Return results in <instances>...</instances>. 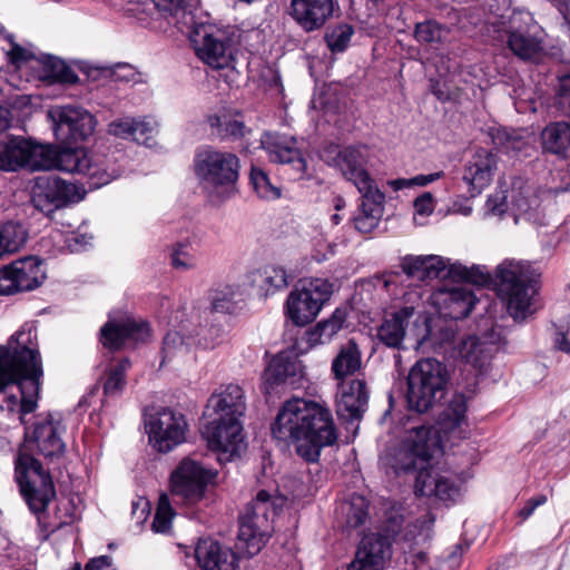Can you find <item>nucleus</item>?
<instances>
[{
    "mask_svg": "<svg viewBox=\"0 0 570 570\" xmlns=\"http://www.w3.org/2000/svg\"><path fill=\"white\" fill-rule=\"evenodd\" d=\"M239 169V159L235 154L216 151V200L225 202L237 194Z\"/></svg>",
    "mask_w": 570,
    "mask_h": 570,
    "instance_id": "nucleus-27",
    "label": "nucleus"
},
{
    "mask_svg": "<svg viewBox=\"0 0 570 570\" xmlns=\"http://www.w3.org/2000/svg\"><path fill=\"white\" fill-rule=\"evenodd\" d=\"M413 314L414 308L406 306L385 317L377 328L379 340L389 347L400 348Z\"/></svg>",
    "mask_w": 570,
    "mask_h": 570,
    "instance_id": "nucleus-32",
    "label": "nucleus"
},
{
    "mask_svg": "<svg viewBox=\"0 0 570 570\" xmlns=\"http://www.w3.org/2000/svg\"><path fill=\"white\" fill-rule=\"evenodd\" d=\"M504 13L489 19V23L507 33L508 48L522 60L537 61L544 51L543 29L525 10L510 8V2H502Z\"/></svg>",
    "mask_w": 570,
    "mask_h": 570,
    "instance_id": "nucleus-8",
    "label": "nucleus"
},
{
    "mask_svg": "<svg viewBox=\"0 0 570 570\" xmlns=\"http://www.w3.org/2000/svg\"><path fill=\"white\" fill-rule=\"evenodd\" d=\"M135 118L124 117L112 120L108 125V132L122 139H132V126Z\"/></svg>",
    "mask_w": 570,
    "mask_h": 570,
    "instance_id": "nucleus-60",
    "label": "nucleus"
},
{
    "mask_svg": "<svg viewBox=\"0 0 570 570\" xmlns=\"http://www.w3.org/2000/svg\"><path fill=\"white\" fill-rule=\"evenodd\" d=\"M58 148L51 145L31 142L28 167L33 170L56 169Z\"/></svg>",
    "mask_w": 570,
    "mask_h": 570,
    "instance_id": "nucleus-44",
    "label": "nucleus"
},
{
    "mask_svg": "<svg viewBox=\"0 0 570 570\" xmlns=\"http://www.w3.org/2000/svg\"><path fill=\"white\" fill-rule=\"evenodd\" d=\"M148 337V324L134 317H126L122 321L109 320L100 328V342L109 350H119L127 344L145 342Z\"/></svg>",
    "mask_w": 570,
    "mask_h": 570,
    "instance_id": "nucleus-21",
    "label": "nucleus"
},
{
    "mask_svg": "<svg viewBox=\"0 0 570 570\" xmlns=\"http://www.w3.org/2000/svg\"><path fill=\"white\" fill-rule=\"evenodd\" d=\"M361 196L360 213L354 218V225L361 233H371L382 218L385 196L380 189L361 193Z\"/></svg>",
    "mask_w": 570,
    "mask_h": 570,
    "instance_id": "nucleus-31",
    "label": "nucleus"
},
{
    "mask_svg": "<svg viewBox=\"0 0 570 570\" xmlns=\"http://www.w3.org/2000/svg\"><path fill=\"white\" fill-rule=\"evenodd\" d=\"M222 49L225 51V48L223 45H220ZM219 43L216 40V52H218ZM232 61V52H229L227 56L223 53L222 56H218L216 53V86L220 88L222 82H225L227 87H229L237 77V72L233 67H230Z\"/></svg>",
    "mask_w": 570,
    "mask_h": 570,
    "instance_id": "nucleus-51",
    "label": "nucleus"
},
{
    "mask_svg": "<svg viewBox=\"0 0 570 570\" xmlns=\"http://www.w3.org/2000/svg\"><path fill=\"white\" fill-rule=\"evenodd\" d=\"M176 515L167 493H161L158 499L151 528L157 533H168L171 528V521Z\"/></svg>",
    "mask_w": 570,
    "mask_h": 570,
    "instance_id": "nucleus-47",
    "label": "nucleus"
},
{
    "mask_svg": "<svg viewBox=\"0 0 570 570\" xmlns=\"http://www.w3.org/2000/svg\"><path fill=\"white\" fill-rule=\"evenodd\" d=\"M39 60L43 65L46 77L52 81L68 85L76 83L78 81L76 72L61 59L43 55Z\"/></svg>",
    "mask_w": 570,
    "mask_h": 570,
    "instance_id": "nucleus-46",
    "label": "nucleus"
},
{
    "mask_svg": "<svg viewBox=\"0 0 570 570\" xmlns=\"http://www.w3.org/2000/svg\"><path fill=\"white\" fill-rule=\"evenodd\" d=\"M487 213L502 216L508 209V195L505 190H497L491 194L485 203Z\"/></svg>",
    "mask_w": 570,
    "mask_h": 570,
    "instance_id": "nucleus-61",
    "label": "nucleus"
},
{
    "mask_svg": "<svg viewBox=\"0 0 570 570\" xmlns=\"http://www.w3.org/2000/svg\"><path fill=\"white\" fill-rule=\"evenodd\" d=\"M540 276L539 268L529 262L504 259L498 265V295L515 322H523L535 313Z\"/></svg>",
    "mask_w": 570,
    "mask_h": 570,
    "instance_id": "nucleus-4",
    "label": "nucleus"
},
{
    "mask_svg": "<svg viewBox=\"0 0 570 570\" xmlns=\"http://www.w3.org/2000/svg\"><path fill=\"white\" fill-rule=\"evenodd\" d=\"M490 281L491 277L487 283H483L482 285L489 284ZM461 282L463 284L450 288H440L438 292L434 293V302L440 306V313L444 317H449L452 320L464 318L469 316L478 301L470 285L479 284L468 281Z\"/></svg>",
    "mask_w": 570,
    "mask_h": 570,
    "instance_id": "nucleus-19",
    "label": "nucleus"
},
{
    "mask_svg": "<svg viewBox=\"0 0 570 570\" xmlns=\"http://www.w3.org/2000/svg\"><path fill=\"white\" fill-rule=\"evenodd\" d=\"M346 321V313L340 308L335 309L330 318L316 324L306 332V341L309 346L330 342L342 328Z\"/></svg>",
    "mask_w": 570,
    "mask_h": 570,
    "instance_id": "nucleus-38",
    "label": "nucleus"
},
{
    "mask_svg": "<svg viewBox=\"0 0 570 570\" xmlns=\"http://www.w3.org/2000/svg\"><path fill=\"white\" fill-rule=\"evenodd\" d=\"M244 411L240 386L233 383L222 385L216 394V461L219 463L239 459L247 449L239 421Z\"/></svg>",
    "mask_w": 570,
    "mask_h": 570,
    "instance_id": "nucleus-6",
    "label": "nucleus"
},
{
    "mask_svg": "<svg viewBox=\"0 0 570 570\" xmlns=\"http://www.w3.org/2000/svg\"><path fill=\"white\" fill-rule=\"evenodd\" d=\"M356 553L379 570H383L392 557V543L386 535L371 533L361 540Z\"/></svg>",
    "mask_w": 570,
    "mask_h": 570,
    "instance_id": "nucleus-33",
    "label": "nucleus"
},
{
    "mask_svg": "<svg viewBox=\"0 0 570 570\" xmlns=\"http://www.w3.org/2000/svg\"><path fill=\"white\" fill-rule=\"evenodd\" d=\"M66 426L60 414L48 413L35 423L32 439L40 454L46 458H58L63 454L66 444L61 438Z\"/></svg>",
    "mask_w": 570,
    "mask_h": 570,
    "instance_id": "nucleus-23",
    "label": "nucleus"
},
{
    "mask_svg": "<svg viewBox=\"0 0 570 570\" xmlns=\"http://www.w3.org/2000/svg\"><path fill=\"white\" fill-rule=\"evenodd\" d=\"M194 557L200 570H214V539L200 538L196 543Z\"/></svg>",
    "mask_w": 570,
    "mask_h": 570,
    "instance_id": "nucleus-53",
    "label": "nucleus"
},
{
    "mask_svg": "<svg viewBox=\"0 0 570 570\" xmlns=\"http://www.w3.org/2000/svg\"><path fill=\"white\" fill-rule=\"evenodd\" d=\"M541 137L544 150L563 155L570 148V124L552 122L543 129Z\"/></svg>",
    "mask_w": 570,
    "mask_h": 570,
    "instance_id": "nucleus-39",
    "label": "nucleus"
},
{
    "mask_svg": "<svg viewBox=\"0 0 570 570\" xmlns=\"http://www.w3.org/2000/svg\"><path fill=\"white\" fill-rule=\"evenodd\" d=\"M558 104L562 111L570 117V75L560 79Z\"/></svg>",
    "mask_w": 570,
    "mask_h": 570,
    "instance_id": "nucleus-63",
    "label": "nucleus"
},
{
    "mask_svg": "<svg viewBox=\"0 0 570 570\" xmlns=\"http://www.w3.org/2000/svg\"><path fill=\"white\" fill-rule=\"evenodd\" d=\"M296 144L295 137L278 132H264L261 138L262 148L267 153L271 161L289 165L296 178H302L307 164Z\"/></svg>",
    "mask_w": 570,
    "mask_h": 570,
    "instance_id": "nucleus-18",
    "label": "nucleus"
},
{
    "mask_svg": "<svg viewBox=\"0 0 570 570\" xmlns=\"http://www.w3.org/2000/svg\"><path fill=\"white\" fill-rule=\"evenodd\" d=\"M273 438L293 443L296 453L307 462H316L321 451L337 441L330 409L320 402L293 397L284 402L272 424Z\"/></svg>",
    "mask_w": 570,
    "mask_h": 570,
    "instance_id": "nucleus-2",
    "label": "nucleus"
},
{
    "mask_svg": "<svg viewBox=\"0 0 570 570\" xmlns=\"http://www.w3.org/2000/svg\"><path fill=\"white\" fill-rule=\"evenodd\" d=\"M510 198L515 223L524 219L533 224H543L540 191L534 186L522 178H515L512 181Z\"/></svg>",
    "mask_w": 570,
    "mask_h": 570,
    "instance_id": "nucleus-22",
    "label": "nucleus"
},
{
    "mask_svg": "<svg viewBox=\"0 0 570 570\" xmlns=\"http://www.w3.org/2000/svg\"><path fill=\"white\" fill-rule=\"evenodd\" d=\"M283 500L261 490L239 515L237 549L248 558L261 552L273 532L274 517L282 510Z\"/></svg>",
    "mask_w": 570,
    "mask_h": 570,
    "instance_id": "nucleus-7",
    "label": "nucleus"
},
{
    "mask_svg": "<svg viewBox=\"0 0 570 570\" xmlns=\"http://www.w3.org/2000/svg\"><path fill=\"white\" fill-rule=\"evenodd\" d=\"M400 267L409 278L420 282L449 278L483 284L490 278V274L480 266L469 268L459 263L448 264L439 255H406L401 258Z\"/></svg>",
    "mask_w": 570,
    "mask_h": 570,
    "instance_id": "nucleus-10",
    "label": "nucleus"
},
{
    "mask_svg": "<svg viewBox=\"0 0 570 570\" xmlns=\"http://www.w3.org/2000/svg\"><path fill=\"white\" fill-rule=\"evenodd\" d=\"M157 132V122L148 117L135 118L132 126V140L147 144Z\"/></svg>",
    "mask_w": 570,
    "mask_h": 570,
    "instance_id": "nucleus-56",
    "label": "nucleus"
},
{
    "mask_svg": "<svg viewBox=\"0 0 570 570\" xmlns=\"http://www.w3.org/2000/svg\"><path fill=\"white\" fill-rule=\"evenodd\" d=\"M194 175L205 190L214 186V149L212 146L197 148L193 165Z\"/></svg>",
    "mask_w": 570,
    "mask_h": 570,
    "instance_id": "nucleus-41",
    "label": "nucleus"
},
{
    "mask_svg": "<svg viewBox=\"0 0 570 570\" xmlns=\"http://www.w3.org/2000/svg\"><path fill=\"white\" fill-rule=\"evenodd\" d=\"M448 382L445 366L435 358L415 362L407 375L406 401L409 407L425 413L442 399Z\"/></svg>",
    "mask_w": 570,
    "mask_h": 570,
    "instance_id": "nucleus-9",
    "label": "nucleus"
},
{
    "mask_svg": "<svg viewBox=\"0 0 570 570\" xmlns=\"http://www.w3.org/2000/svg\"><path fill=\"white\" fill-rule=\"evenodd\" d=\"M42 185V189L50 193L55 202L62 207L71 203H78L83 198L85 189L73 183L66 181L56 176H43L36 179Z\"/></svg>",
    "mask_w": 570,
    "mask_h": 570,
    "instance_id": "nucleus-36",
    "label": "nucleus"
},
{
    "mask_svg": "<svg viewBox=\"0 0 570 570\" xmlns=\"http://www.w3.org/2000/svg\"><path fill=\"white\" fill-rule=\"evenodd\" d=\"M334 2H291L289 13L305 30L320 29L333 14Z\"/></svg>",
    "mask_w": 570,
    "mask_h": 570,
    "instance_id": "nucleus-29",
    "label": "nucleus"
},
{
    "mask_svg": "<svg viewBox=\"0 0 570 570\" xmlns=\"http://www.w3.org/2000/svg\"><path fill=\"white\" fill-rule=\"evenodd\" d=\"M493 140L507 153H520L528 146L525 138L517 131H498L497 136L493 137Z\"/></svg>",
    "mask_w": 570,
    "mask_h": 570,
    "instance_id": "nucleus-55",
    "label": "nucleus"
},
{
    "mask_svg": "<svg viewBox=\"0 0 570 570\" xmlns=\"http://www.w3.org/2000/svg\"><path fill=\"white\" fill-rule=\"evenodd\" d=\"M431 433L430 426L412 428L402 445L391 458L386 456L387 463L395 473L417 471L414 485L416 494L454 501L460 492L458 482L433 468H428L432 456Z\"/></svg>",
    "mask_w": 570,
    "mask_h": 570,
    "instance_id": "nucleus-3",
    "label": "nucleus"
},
{
    "mask_svg": "<svg viewBox=\"0 0 570 570\" xmlns=\"http://www.w3.org/2000/svg\"><path fill=\"white\" fill-rule=\"evenodd\" d=\"M354 35L352 26L343 23L338 24L325 33V42L333 53L343 52L350 45Z\"/></svg>",
    "mask_w": 570,
    "mask_h": 570,
    "instance_id": "nucleus-48",
    "label": "nucleus"
},
{
    "mask_svg": "<svg viewBox=\"0 0 570 570\" xmlns=\"http://www.w3.org/2000/svg\"><path fill=\"white\" fill-rule=\"evenodd\" d=\"M466 410L468 399L462 393H455L444 411V420L451 428L460 426L465 420Z\"/></svg>",
    "mask_w": 570,
    "mask_h": 570,
    "instance_id": "nucleus-50",
    "label": "nucleus"
},
{
    "mask_svg": "<svg viewBox=\"0 0 570 570\" xmlns=\"http://www.w3.org/2000/svg\"><path fill=\"white\" fill-rule=\"evenodd\" d=\"M187 2H127L125 12L145 23L155 16L181 17L185 24H190L189 42L195 55L205 65L214 67V23L209 14L187 12Z\"/></svg>",
    "mask_w": 570,
    "mask_h": 570,
    "instance_id": "nucleus-5",
    "label": "nucleus"
},
{
    "mask_svg": "<svg viewBox=\"0 0 570 570\" xmlns=\"http://www.w3.org/2000/svg\"><path fill=\"white\" fill-rule=\"evenodd\" d=\"M9 55H10L11 62L17 63V65L24 62L29 59L36 58V55L32 51L21 47L18 43H14V42L11 43V49H10Z\"/></svg>",
    "mask_w": 570,
    "mask_h": 570,
    "instance_id": "nucleus-64",
    "label": "nucleus"
},
{
    "mask_svg": "<svg viewBox=\"0 0 570 570\" xmlns=\"http://www.w3.org/2000/svg\"><path fill=\"white\" fill-rule=\"evenodd\" d=\"M21 292L16 276L13 275L12 265H8L0 269V295H11Z\"/></svg>",
    "mask_w": 570,
    "mask_h": 570,
    "instance_id": "nucleus-62",
    "label": "nucleus"
},
{
    "mask_svg": "<svg viewBox=\"0 0 570 570\" xmlns=\"http://www.w3.org/2000/svg\"><path fill=\"white\" fill-rule=\"evenodd\" d=\"M49 117L55 124L56 136L61 139L81 141L95 131V117L81 107L56 106L49 111Z\"/></svg>",
    "mask_w": 570,
    "mask_h": 570,
    "instance_id": "nucleus-16",
    "label": "nucleus"
},
{
    "mask_svg": "<svg viewBox=\"0 0 570 570\" xmlns=\"http://www.w3.org/2000/svg\"><path fill=\"white\" fill-rule=\"evenodd\" d=\"M362 354L354 340H350L341 346L337 355L332 362V373L338 381H343L350 375H354L361 370Z\"/></svg>",
    "mask_w": 570,
    "mask_h": 570,
    "instance_id": "nucleus-37",
    "label": "nucleus"
},
{
    "mask_svg": "<svg viewBox=\"0 0 570 570\" xmlns=\"http://www.w3.org/2000/svg\"><path fill=\"white\" fill-rule=\"evenodd\" d=\"M27 238L28 232L21 223L7 222L0 225V258L18 252Z\"/></svg>",
    "mask_w": 570,
    "mask_h": 570,
    "instance_id": "nucleus-40",
    "label": "nucleus"
},
{
    "mask_svg": "<svg viewBox=\"0 0 570 570\" xmlns=\"http://www.w3.org/2000/svg\"><path fill=\"white\" fill-rule=\"evenodd\" d=\"M249 183L256 196L265 202H274L282 197V188L272 181L268 174L258 166H252Z\"/></svg>",
    "mask_w": 570,
    "mask_h": 570,
    "instance_id": "nucleus-42",
    "label": "nucleus"
},
{
    "mask_svg": "<svg viewBox=\"0 0 570 570\" xmlns=\"http://www.w3.org/2000/svg\"><path fill=\"white\" fill-rule=\"evenodd\" d=\"M188 343L179 332H168L163 341V362H170L175 357L183 356L188 353Z\"/></svg>",
    "mask_w": 570,
    "mask_h": 570,
    "instance_id": "nucleus-49",
    "label": "nucleus"
},
{
    "mask_svg": "<svg viewBox=\"0 0 570 570\" xmlns=\"http://www.w3.org/2000/svg\"><path fill=\"white\" fill-rule=\"evenodd\" d=\"M130 366L128 358H122L106 372L104 381V396L114 399L121 394L126 385V372Z\"/></svg>",
    "mask_w": 570,
    "mask_h": 570,
    "instance_id": "nucleus-43",
    "label": "nucleus"
},
{
    "mask_svg": "<svg viewBox=\"0 0 570 570\" xmlns=\"http://www.w3.org/2000/svg\"><path fill=\"white\" fill-rule=\"evenodd\" d=\"M368 392L366 383L362 380H353L340 385L336 401L338 417L347 423L358 422L367 409Z\"/></svg>",
    "mask_w": 570,
    "mask_h": 570,
    "instance_id": "nucleus-24",
    "label": "nucleus"
},
{
    "mask_svg": "<svg viewBox=\"0 0 570 570\" xmlns=\"http://www.w3.org/2000/svg\"><path fill=\"white\" fill-rule=\"evenodd\" d=\"M149 444L159 453H168L186 441L188 424L185 416L161 407L145 417Z\"/></svg>",
    "mask_w": 570,
    "mask_h": 570,
    "instance_id": "nucleus-13",
    "label": "nucleus"
},
{
    "mask_svg": "<svg viewBox=\"0 0 570 570\" xmlns=\"http://www.w3.org/2000/svg\"><path fill=\"white\" fill-rule=\"evenodd\" d=\"M30 148L31 141L21 137L0 140V169L9 171L28 166Z\"/></svg>",
    "mask_w": 570,
    "mask_h": 570,
    "instance_id": "nucleus-35",
    "label": "nucleus"
},
{
    "mask_svg": "<svg viewBox=\"0 0 570 570\" xmlns=\"http://www.w3.org/2000/svg\"><path fill=\"white\" fill-rule=\"evenodd\" d=\"M334 284L325 278H312L292 291L286 299V315L298 326L312 322L331 298Z\"/></svg>",
    "mask_w": 570,
    "mask_h": 570,
    "instance_id": "nucleus-12",
    "label": "nucleus"
},
{
    "mask_svg": "<svg viewBox=\"0 0 570 570\" xmlns=\"http://www.w3.org/2000/svg\"><path fill=\"white\" fill-rule=\"evenodd\" d=\"M252 129L245 124L244 116L239 111L225 112L216 116V137L223 142L237 144L246 149L247 137Z\"/></svg>",
    "mask_w": 570,
    "mask_h": 570,
    "instance_id": "nucleus-30",
    "label": "nucleus"
},
{
    "mask_svg": "<svg viewBox=\"0 0 570 570\" xmlns=\"http://www.w3.org/2000/svg\"><path fill=\"white\" fill-rule=\"evenodd\" d=\"M414 36L419 42L431 43L441 39L442 30L439 24L425 21L416 24Z\"/></svg>",
    "mask_w": 570,
    "mask_h": 570,
    "instance_id": "nucleus-57",
    "label": "nucleus"
},
{
    "mask_svg": "<svg viewBox=\"0 0 570 570\" xmlns=\"http://www.w3.org/2000/svg\"><path fill=\"white\" fill-rule=\"evenodd\" d=\"M304 376V366L298 357L291 353H278L268 364L264 379L271 387L278 384L295 386Z\"/></svg>",
    "mask_w": 570,
    "mask_h": 570,
    "instance_id": "nucleus-26",
    "label": "nucleus"
},
{
    "mask_svg": "<svg viewBox=\"0 0 570 570\" xmlns=\"http://www.w3.org/2000/svg\"><path fill=\"white\" fill-rule=\"evenodd\" d=\"M368 160L370 149L364 145H355L338 150L333 164L348 181L353 183L361 194L379 189L366 170Z\"/></svg>",
    "mask_w": 570,
    "mask_h": 570,
    "instance_id": "nucleus-17",
    "label": "nucleus"
},
{
    "mask_svg": "<svg viewBox=\"0 0 570 570\" xmlns=\"http://www.w3.org/2000/svg\"><path fill=\"white\" fill-rule=\"evenodd\" d=\"M239 557L229 548L216 546V570H238Z\"/></svg>",
    "mask_w": 570,
    "mask_h": 570,
    "instance_id": "nucleus-58",
    "label": "nucleus"
},
{
    "mask_svg": "<svg viewBox=\"0 0 570 570\" xmlns=\"http://www.w3.org/2000/svg\"><path fill=\"white\" fill-rule=\"evenodd\" d=\"M501 341V334L493 327L480 338L469 335L458 344L459 356L474 368L482 371L491 357V346Z\"/></svg>",
    "mask_w": 570,
    "mask_h": 570,
    "instance_id": "nucleus-25",
    "label": "nucleus"
},
{
    "mask_svg": "<svg viewBox=\"0 0 570 570\" xmlns=\"http://www.w3.org/2000/svg\"><path fill=\"white\" fill-rule=\"evenodd\" d=\"M56 169L86 176L90 189L99 188L120 175L116 169L109 170L102 164L94 163L83 148H58Z\"/></svg>",
    "mask_w": 570,
    "mask_h": 570,
    "instance_id": "nucleus-15",
    "label": "nucleus"
},
{
    "mask_svg": "<svg viewBox=\"0 0 570 570\" xmlns=\"http://www.w3.org/2000/svg\"><path fill=\"white\" fill-rule=\"evenodd\" d=\"M16 480L33 513L43 512L56 495L51 475L33 456L22 451L16 460Z\"/></svg>",
    "mask_w": 570,
    "mask_h": 570,
    "instance_id": "nucleus-11",
    "label": "nucleus"
},
{
    "mask_svg": "<svg viewBox=\"0 0 570 570\" xmlns=\"http://www.w3.org/2000/svg\"><path fill=\"white\" fill-rule=\"evenodd\" d=\"M36 340L35 328L22 327L0 346V410L21 422L36 409L40 391L42 363Z\"/></svg>",
    "mask_w": 570,
    "mask_h": 570,
    "instance_id": "nucleus-1",
    "label": "nucleus"
},
{
    "mask_svg": "<svg viewBox=\"0 0 570 570\" xmlns=\"http://www.w3.org/2000/svg\"><path fill=\"white\" fill-rule=\"evenodd\" d=\"M31 202L35 208L46 216L53 214L61 205L55 202L53 197L47 190L42 189V185L36 180L32 189Z\"/></svg>",
    "mask_w": 570,
    "mask_h": 570,
    "instance_id": "nucleus-54",
    "label": "nucleus"
},
{
    "mask_svg": "<svg viewBox=\"0 0 570 570\" xmlns=\"http://www.w3.org/2000/svg\"><path fill=\"white\" fill-rule=\"evenodd\" d=\"M248 285L255 289L256 295L266 298L287 287V274L282 266L266 265L249 271L246 274Z\"/></svg>",
    "mask_w": 570,
    "mask_h": 570,
    "instance_id": "nucleus-28",
    "label": "nucleus"
},
{
    "mask_svg": "<svg viewBox=\"0 0 570 570\" xmlns=\"http://www.w3.org/2000/svg\"><path fill=\"white\" fill-rule=\"evenodd\" d=\"M240 295L238 286L220 285L219 289H216V313H233L236 309V298Z\"/></svg>",
    "mask_w": 570,
    "mask_h": 570,
    "instance_id": "nucleus-52",
    "label": "nucleus"
},
{
    "mask_svg": "<svg viewBox=\"0 0 570 570\" xmlns=\"http://www.w3.org/2000/svg\"><path fill=\"white\" fill-rule=\"evenodd\" d=\"M367 509V501L361 495H353L350 501L342 502L340 505L346 525L351 529H356L365 523L368 515Z\"/></svg>",
    "mask_w": 570,
    "mask_h": 570,
    "instance_id": "nucleus-45",
    "label": "nucleus"
},
{
    "mask_svg": "<svg viewBox=\"0 0 570 570\" xmlns=\"http://www.w3.org/2000/svg\"><path fill=\"white\" fill-rule=\"evenodd\" d=\"M11 265L21 292L37 288L46 278L43 262L36 256L17 259Z\"/></svg>",
    "mask_w": 570,
    "mask_h": 570,
    "instance_id": "nucleus-34",
    "label": "nucleus"
},
{
    "mask_svg": "<svg viewBox=\"0 0 570 570\" xmlns=\"http://www.w3.org/2000/svg\"><path fill=\"white\" fill-rule=\"evenodd\" d=\"M214 407L209 404L206 405L204 413L199 420V432L202 436L207 441L209 450L214 446Z\"/></svg>",
    "mask_w": 570,
    "mask_h": 570,
    "instance_id": "nucleus-59",
    "label": "nucleus"
},
{
    "mask_svg": "<svg viewBox=\"0 0 570 570\" xmlns=\"http://www.w3.org/2000/svg\"><path fill=\"white\" fill-rule=\"evenodd\" d=\"M213 476L212 470L200 462L184 458L170 473V493L188 504H195L205 498Z\"/></svg>",
    "mask_w": 570,
    "mask_h": 570,
    "instance_id": "nucleus-14",
    "label": "nucleus"
},
{
    "mask_svg": "<svg viewBox=\"0 0 570 570\" xmlns=\"http://www.w3.org/2000/svg\"><path fill=\"white\" fill-rule=\"evenodd\" d=\"M498 169V156L487 148H478L464 165L463 181L471 196H476L493 180Z\"/></svg>",
    "mask_w": 570,
    "mask_h": 570,
    "instance_id": "nucleus-20",
    "label": "nucleus"
}]
</instances>
